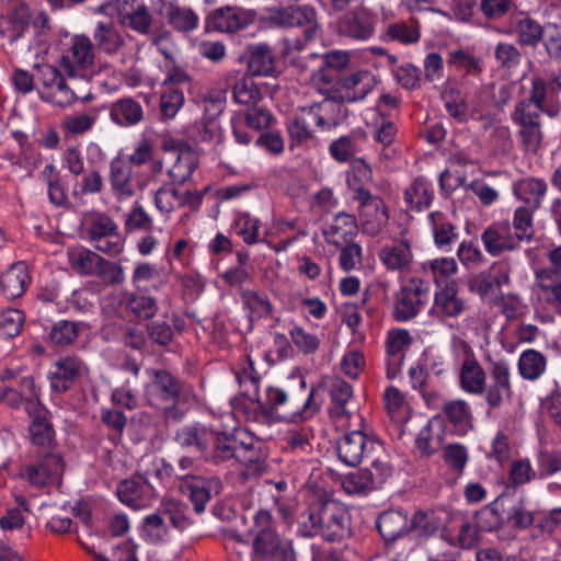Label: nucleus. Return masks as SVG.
<instances>
[{
	"instance_id": "1",
	"label": "nucleus",
	"mask_w": 561,
	"mask_h": 561,
	"mask_svg": "<svg viewBox=\"0 0 561 561\" xmlns=\"http://www.w3.org/2000/svg\"><path fill=\"white\" fill-rule=\"evenodd\" d=\"M530 81L528 98L516 104L511 119L520 127L518 136L525 149L536 152L542 141L540 114L557 117L561 111V75L548 79L534 76Z\"/></svg>"
},
{
	"instance_id": "2",
	"label": "nucleus",
	"mask_w": 561,
	"mask_h": 561,
	"mask_svg": "<svg viewBox=\"0 0 561 561\" xmlns=\"http://www.w3.org/2000/svg\"><path fill=\"white\" fill-rule=\"evenodd\" d=\"M253 536L252 550L256 561H296L293 540L283 538L273 525L267 510H259L250 528Z\"/></svg>"
},
{
	"instance_id": "3",
	"label": "nucleus",
	"mask_w": 561,
	"mask_h": 561,
	"mask_svg": "<svg viewBox=\"0 0 561 561\" xmlns=\"http://www.w3.org/2000/svg\"><path fill=\"white\" fill-rule=\"evenodd\" d=\"M316 391L317 386L312 385L301 410L294 411L290 414H279L278 409L287 402L288 396L280 388L267 387L265 402L261 400L259 392H256L253 398H250L251 403L255 407L251 412H249V417H252L253 421L263 424H271L274 422H297L298 420L305 419L304 414L309 413V411H312V414L320 410V405L313 402Z\"/></svg>"
},
{
	"instance_id": "4",
	"label": "nucleus",
	"mask_w": 561,
	"mask_h": 561,
	"mask_svg": "<svg viewBox=\"0 0 561 561\" xmlns=\"http://www.w3.org/2000/svg\"><path fill=\"white\" fill-rule=\"evenodd\" d=\"M271 21L280 27H298L302 37L296 38L294 47L301 51L306 45L313 42L321 32L318 13L311 4H290L272 10Z\"/></svg>"
},
{
	"instance_id": "5",
	"label": "nucleus",
	"mask_w": 561,
	"mask_h": 561,
	"mask_svg": "<svg viewBox=\"0 0 561 561\" xmlns=\"http://www.w3.org/2000/svg\"><path fill=\"white\" fill-rule=\"evenodd\" d=\"M327 89V101L337 104L363 101L377 84L376 77L369 70H357L352 73H336V80Z\"/></svg>"
},
{
	"instance_id": "6",
	"label": "nucleus",
	"mask_w": 561,
	"mask_h": 561,
	"mask_svg": "<svg viewBox=\"0 0 561 561\" xmlns=\"http://www.w3.org/2000/svg\"><path fill=\"white\" fill-rule=\"evenodd\" d=\"M25 410L31 419L28 424L31 443L41 451H56L57 440L51 412L38 398L25 399Z\"/></svg>"
},
{
	"instance_id": "7",
	"label": "nucleus",
	"mask_w": 561,
	"mask_h": 561,
	"mask_svg": "<svg viewBox=\"0 0 561 561\" xmlns=\"http://www.w3.org/2000/svg\"><path fill=\"white\" fill-rule=\"evenodd\" d=\"M150 381L145 385V397L150 405L185 402L184 382L167 369L148 370Z\"/></svg>"
},
{
	"instance_id": "8",
	"label": "nucleus",
	"mask_w": 561,
	"mask_h": 561,
	"mask_svg": "<svg viewBox=\"0 0 561 561\" xmlns=\"http://www.w3.org/2000/svg\"><path fill=\"white\" fill-rule=\"evenodd\" d=\"M321 537L327 542H341L351 534L346 508L337 501L320 499Z\"/></svg>"
},
{
	"instance_id": "9",
	"label": "nucleus",
	"mask_w": 561,
	"mask_h": 561,
	"mask_svg": "<svg viewBox=\"0 0 561 561\" xmlns=\"http://www.w3.org/2000/svg\"><path fill=\"white\" fill-rule=\"evenodd\" d=\"M335 448L337 457L343 463L356 467L364 457L370 458L376 448H382V443L375 437H368L362 430H355L340 437Z\"/></svg>"
},
{
	"instance_id": "10",
	"label": "nucleus",
	"mask_w": 561,
	"mask_h": 561,
	"mask_svg": "<svg viewBox=\"0 0 561 561\" xmlns=\"http://www.w3.org/2000/svg\"><path fill=\"white\" fill-rule=\"evenodd\" d=\"M358 217L363 232L377 236L389 222V210L385 201L370 192L359 191Z\"/></svg>"
},
{
	"instance_id": "11",
	"label": "nucleus",
	"mask_w": 561,
	"mask_h": 561,
	"mask_svg": "<svg viewBox=\"0 0 561 561\" xmlns=\"http://www.w3.org/2000/svg\"><path fill=\"white\" fill-rule=\"evenodd\" d=\"M250 11L237 5H224L210 11L205 19L206 32L234 33L252 23Z\"/></svg>"
},
{
	"instance_id": "12",
	"label": "nucleus",
	"mask_w": 561,
	"mask_h": 561,
	"mask_svg": "<svg viewBox=\"0 0 561 561\" xmlns=\"http://www.w3.org/2000/svg\"><path fill=\"white\" fill-rule=\"evenodd\" d=\"M65 468L64 458L58 451H39L37 460L24 468L21 477H26L28 482L36 488L46 486L51 479L62 474Z\"/></svg>"
},
{
	"instance_id": "13",
	"label": "nucleus",
	"mask_w": 561,
	"mask_h": 561,
	"mask_svg": "<svg viewBox=\"0 0 561 561\" xmlns=\"http://www.w3.org/2000/svg\"><path fill=\"white\" fill-rule=\"evenodd\" d=\"M214 439V428L201 422L185 424L174 433L173 440L182 448L204 459Z\"/></svg>"
},
{
	"instance_id": "14",
	"label": "nucleus",
	"mask_w": 561,
	"mask_h": 561,
	"mask_svg": "<svg viewBox=\"0 0 561 561\" xmlns=\"http://www.w3.org/2000/svg\"><path fill=\"white\" fill-rule=\"evenodd\" d=\"M375 525L387 549L392 548L398 540L411 534L409 514L403 508L381 512L377 516Z\"/></svg>"
},
{
	"instance_id": "15",
	"label": "nucleus",
	"mask_w": 561,
	"mask_h": 561,
	"mask_svg": "<svg viewBox=\"0 0 561 561\" xmlns=\"http://www.w3.org/2000/svg\"><path fill=\"white\" fill-rule=\"evenodd\" d=\"M336 27L340 35L367 41L375 32V20L364 7H357L345 12L337 21Z\"/></svg>"
},
{
	"instance_id": "16",
	"label": "nucleus",
	"mask_w": 561,
	"mask_h": 561,
	"mask_svg": "<svg viewBox=\"0 0 561 561\" xmlns=\"http://www.w3.org/2000/svg\"><path fill=\"white\" fill-rule=\"evenodd\" d=\"M484 250L492 256H500L504 252H512L520 248L513 237L508 220L494 221L481 233Z\"/></svg>"
},
{
	"instance_id": "17",
	"label": "nucleus",
	"mask_w": 561,
	"mask_h": 561,
	"mask_svg": "<svg viewBox=\"0 0 561 561\" xmlns=\"http://www.w3.org/2000/svg\"><path fill=\"white\" fill-rule=\"evenodd\" d=\"M30 23V7L24 1H12L0 18V34L7 36L11 44L15 43L28 31Z\"/></svg>"
},
{
	"instance_id": "18",
	"label": "nucleus",
	"mask_w": 561,
	"mask_h": 561,
	"mask_svg": "<svg viewBox=\"0 0 561 561\" xmlns=\"http://www.w3.org/2000/svg\"><path fill=\"white\" fill-rule=\"evenodd\" d=\"M179 480L182 493L188 496L197 514L205 511L211 499L213 488L219 485L217 478H204L190 473L179 477Z\"/></svg>"
},
{
	"instance_id": "19",
	"label": "nucleus",
	"mask_w": 561,
	"mask_h": 561,
	"mask_svg": "<svg viewBox=\"0 0 561 561\" xmlns=\"http://www.w3.org/2000/svg\"><path fill=\"white\" fill-rule=\"evenodd\" d=\"M248 73L250 77L276 78L279 72L276 69V57L266 43L248 46L245 54Z\"/></svg>"
},
{
	"instance_id": "20",
	"label": "nucleus",
	"mask_w": 561,
	"mask_h": 561,
	"mask_svg": "<svg viewBox=\"0 0 561 561\" xmlns=\"http://www.w3.org/2000/svg\"><path fill=\"white\" fill-rule=\"evenodd\" d=\"M82 363L73 356L60 357L54 364V370L48 373L50 388L57 393L69 391L81 376Z\"/></svg>"
},
{
	"instance_id": "21",
	"label": "nucleus",
	"mask_w": 561,
	"mask_h": 561,
	"mask_svg": "<svg viewBox=\"0 0 561 561\" xmlns=\"http://www.w3.org/2000/svg\"><path fill=\"white\" fill-rule=\"evenodd\" d=\"M442 416L451 426L450 433L456 436H465L473 428L472 413L465 400L457 399L447 401L443 405Z\"/></svg>"
},
{
	"instance_id": "22",
	"label": "nucleus",
	"mask_w": 561,
	"mask_h": 561,
	"mask_svg": "<svg viewBox=\"0 0 561 561\" xmlns=\"http://www.w3.org/2000/svg\"><path fill=\"white\" fill-rule=\"evenodd\" d=\"M30 283L31 276L27 265L22 261L13 263L0 276L1 290L10 300L20 298L25 293Z\"/></svg>"
},
{
	"instance_id": "23",
	"label": "nucleus",
	"mask_w": 561,
	"mask_h": 561,
	"mask_svg": "<svg viewBox=\"0 0 561 561\" xmlns=\"http://www.w3.org/2000/svg\"><path fill=\"white\" fill-rule=\"evenodd\" d=\"M110 184L118 201H125L135 194L131 184V167L121 156L112 159L110 163Z\"/></svg>"
},
{
	"instance_id": "24",
	"label": "nucleus",
	"mask_w": 561,
	"mask_h": 561,
	"mask_svg": "<svg viewBox=\"0 0 561 561\" xmlns=\"http://www.w3.org/2000/svg\"><path fill=\"white\" fill-rule=\"evenodd\" d=\"M240 442L232 434L214 428V439L209 450L205 454L204 461L219 465L230 459H236Z\"/></svg>"
},
{
	"instance_id": "25",
	"label": "nucleus",
	"mask_w": 561,
	"mask_h": 561,
	"mask_svg": "<svg viewBox=\"0 0 561 561\" xmlns=\"http://www.w3.org/2000/svg\"><path fill=\"white\" fill-rule=\"evenodd\" d=\"M547 190L548 185L546 181L539 178H525L514 182L513 184V192L515 196L525 202L527 207L535 209L540 208Z\"/></svg>"
},
{
	"instance_id": "26",
	"label": "nucleus",
	"mask_w": 561,
	"mask_h": 561,
	"mask_svg": "<svg viewBox=\"0 0 561 561\" xmlns=\"http://www.w3.org/2000/svg\"><path fill=\"white\" fill-rule=\"evenodd\" d=\"M457 293L455 282L446 283L439 291L435 293L434 306L443 317L458 318L463 312L465 301L457 296Z\"/></svg>"
},
{
	"instance_id": "27",
	"label": "nucleus",
	"mask_w": 561,
	"mask_h": 561,
	"mask_svg": "<svg viewBox=\"0 0 561 561\" xmlns=\"http://www.w3.org/2000/svg\"><path fill=\"white\" fill-rule=\"evenodd\" d=\"M111 119L118 126L137 125L144 118L141 105L131 98H123L114 102L110 110Z\"/></svg>"
},
{
	"instance_id": "28",
	"label": "nucleus",
	"mask_w": 561,
	"mask_h": 561,
	"mask_svg": "<svg viewBox=\"0 0 561 561\" xmlns=\"http://www.w3.org/2000/svg\"><path fill=\"white\" fill-rule=\"evenodd\" d=\"M434 198L431 183L424 178H416L404 192V202L417 211L428 208Z\"/></svg>"
},
{
	"instance_id": "29",
	"label": "nucleus",
	"mask_w": 561,
	"mask_h": 561,
	"mask_svg": "<svg viewBox=\"0 0 561 561\" xmlns=\"http://www.w3.org/2000/svg\"><path fill=\"white\" fill-rule=\"evenodd\" d=\"M411 533L415 531L419 538L428 539L442 527L440 516L435 511L417 510L410 518Z\"/></svg>"
},
{
	"instance_id": "30",
	"label": "nucleus",
	"mask_w": 561,
	"mask_h": 561,
	"mask_svg": "<svg viewBox=\"0 0 561 561\" xmlns=\"http://www.w3.org/2000/svg\"><path fill=\"white\" fill-rule=\"evenodd\" d=\"M241 300L244 309L249 311L248 319L253 324L254 321L268 317L273 311L272 302L264 294L254 290H242Z\"/></svg>"
},
{
	"instance_id": "31",
	"label": "nucleus",
	"mask_w": 561,
	"mask_h": 561,
	"mask_svg": "<svg viewBox=\"0 0 561 561\" xmlns=\"http://www.w3.org/2000/svg\"><path fill=\"white\" fill-rule=\"evenodd\" d=\"M165 18L168 23L178 32L190 33L198 26V15L186 7H180L175 3L167 5Z\"/></svg>"
},
{
	"instance_id": "32",
	"label": "nucleus",
	"mask_w": 561,
	"mask_h": 561,
	"mask_svg": "<svg viewBox=\"0 0 561 561\" xmlns=\"http://www.w3.org/2000/svg\"><path fill=\"white\" fill-rule=\"evenodd\" d=\"M501 500L502 495L476 513L474 519L480 531L491 533L504 526L505 517L500 512Z\"/></svg>"
},
{
	"instance_id": "33",
	"label": "nucleus",
	"mask_w": 561,
	"mask_h": 561,
	"mask_svg": "<svg viewBox=\"0 0 561 561\" xmlns=\"http://www.w3.org/2000/svg\"><path fill=\"white\" fill-rule=\"evenodd\" d=\"M460 383L469 393L479 394L484 391L485 373L477 360H465L460 371Z\"/></svg>"
},
{
	"instance_id": "34",
	"label": "nucleus",
	"mask_w": 561,
	"mask_h": 561,
	"mask_svg": "<svg viewBox=\"0 0 561 561\" xmlns=\"http://www.w3.org/2000/svg\"><path fill=\"white\" fill-rule=\"evenodd\" d=\"M536 210L537 209L531 207L520 206L514 211L513 224L511 226L512 230L514 229L513 237L519 245L523 241H530L534 238L535 230L533 220Z\"/></svg>"
},
{
	"instance_id": "35",
	"label": "nucleus",
	"mask_w": 561,
	"mask_h": 561,
	"mask_svg": "<svg viewBox=\"0 0 561 561\" xmlns=\"http://www.w3.org/2000/svg\"><path fill=\"white\" fill-rule=\"evenodd\" d=\"M163 510L147 515L141 525V530L150 543L165 542L169 538V528L164 520Z\"/></svg>"
},
{
	"instance_id": "36",
	"label": "nucleus",
	"mask_w": 561,
	"mask_h": 561,
	"mask_svg": "<svg viewBox=\"0 0 561 561\" xmlns=\"http://www.w3.org/2000/svg\"><path fill=\"white\" fill-rule=\"evenodd\" d=\"M297 535L302 538L321 536L320 501L299 513L297 518Z\"/></svg>"
},
{
	"instance_id": "37",
	"label": "nucleus",
	"mask_w": 561,
	"mask_h": 561,
	"mask_svg": "<svg viewBox=\"0 0 561 561\" xmlns=\"http://www.w3.org/2000/svg\"><path fill=\"white\" fill-rule=\"evenodd\" d=\"M93 38L98 47L106 54L117 53L124 44L123 37L111 22H99Z\"/></svg>"
},
{
	"instance_id": "38",
	"label": "nucleus",
	"mask_w": 561,
	"mask_h": 561,
	"mask_svg": "<svg viewBox=\"0 0 561 561\" xmlns=\"http://www.w3.org/2000/svg\"><path fill=\"white\" fill-rule=\"evenodd\" d=\"M442 99L445 101L447 113L458 123H466L468 119L467 95L457 87H450L444 90Z\"/></svg>"
},
{
	"instance_id": "39",
	"label": "nucleus",
	"mask_w": 561,
	"mask_h": 561,
	"mask_svg": "<svg viewBox=\"0 0 561 561\" xmlns=\"http://www.w3.org/2000/svg\"><path fill=\"white\" fill-rule=\"evenodd\" d=\"M546 357L536 350H526L518 360L520 376L527 380L538 379L546 370Z\"/></svg>"
},
{
	"instance_id": "40",
	"label": "nucleus",
	"mask_w": 561,
	"mask_h": 561,
	"mask_svg": "<svg viewBox=\"0 0 561 561\" xmlns=\"http://www.w3.org/2000/svg\"><path fill=\"white\" fill-rule=\"evenodd\" d=\"M119 20L123 25L130 27L141 35H148L153 23L152 14L146 4H139L131 12H121Z\"/></svg>"
},
{
	"instance_id": "41",
	"label": "nucleus",
	"mask_w": 561,
	"mask_h": 561,
	"mask_svg": "<svg viewBox=\"0 0 561 561\" xmlns=\"http://www.w3.org/2000/svg\"><path fill=\"white\" fill-rule=\"evenodd\" d=\"M126 310L136 321L149 320L156 316L158 304L151 296L130 294L126 298Z\"/></svg>"
},
{
	"instance_id": "42",
	"label": "nucleus",
	"mask_w": 561,
	"mask_h": 561,
	"mask_svg": "<svg viewBox=\"0 0 561 561\" xmlns=\"http://www.w3.org/2000/svg\"><path fill=\"white\" fill-rule=\"evenodd\" d=\"M536 280L549 304L561 307V275L553 271H537Z\"/></svg>"
},
{
	"instance_id": "43",
	"label": "nucleus",
	"mask_w": 561,
	"mask_h": 561,
	"mask_svg": "<svg viewBox=\"0 0 561 561\" xmlns=\"http://www.w3.org/2000/svg\"><path fill=\"white\" fill-rule=\"evenodd\" d=\"M412 259L409 241L404 240L402 245L386 247L380 252V260L389 270H403Z\"/></svg>"
},
{
	"instance_id": "44",
	"label": "nucleus",
	"mask_w": 561,
	"mask_h": 561,
	"mask_svg": "<svg viewBox=\"0 0 561 561\" xmlns=\"http://www.w3.org/2000/svg\"><path fill=\"white\" fill-rule=\"evenodd\" d=\"M69 51L70 59L81 69H87L94 64L93 45L85 35H75Z\"/></svg>"
},
{
	"instance_id": "45",
	"label": "nucleus",
	"mask_w": 561,
	"mask_h": 561,
	"mask_svg": "<svg viewBox=\"0 0 561 561\" xmlns=\"http://www.w3.org/2000/svg\"><path fill=\"white\" fill-rule=\"evenodd\" d=\"M516 32L522 45L536 46L545 38L546 30L536 20L525 16L517 22Z\"/></svg>"
},
{
	"instance_id": "46",
	"label": "nucleus",
	"mask_w": 561,
	"mask_h": 561,
	"mask_svg": "<svg viewBox=\"0 0 561 561\" xmlns=\"http://www.w3.org/2000/svg\"><path fill=\"white\" fill-rule=\"evenodd\" d=\"M185 473H178L172 463L168 462L164 458L154 459L151 468H148L144 473H139L141 481L149 488H153L150 478L153 477L159 484H163L165 480L175 477L184 476Z\"/></svg>"
},
{
	"instance_id": "47",
	"label": "nucleus",
	"mask_w": 561,
	"mask_h": 561,
	"mask_svg": "<svg viewBox=\"0 0 561 561\" xmlns=\"http://www.w3.org/2000/svg\"><path fill=\"white\" fill-rule=\"evenodd\" d=\"M79 335L78 323L69 320L55 322L47 335V340L54 345L67 346L72 344Z\"/></svg>"
},
{
	"instance_id": "48",
	"label": "nucleus",
	"mask_w": 561,
	"mask_h": 561,
	"mask_svg": "<svg viewBox=\"0 0 561 561\" xmlns=\"http://www.w3.org/2000/svg\"><path fill=\"white\" fill-rule=\"evenodd\" d=\"M422 305L421 299L412 297L409 291H402V296L394 302L392 317L397 322L410 321L420 313Z\"/></svg>"
},
{
	"instance_id": "49",
	"label": "nucleus",
	"mask_w": 561,
	"mask_h": 561,
	"mask_svg": "<svg viewBox=\"0 0 561 561\" xmlns=\"http://www.w3.org/2000/svg\"><path fill=\"white\" fill-rule=\"evenodd\" d=\"M377 486L376 477L369 469H359L344 480V488L348 493H367Z\"/></svg>"
},
{
	"instance_id": "50",
	"label": "nucleus",
	"mask_w": 561,
	"mask_h": 561,
	"mask_svg": "<svg viewBox=\"0 0 561 561\" xmlns=\"http://www.w3.org/2000/svg\"><path fill=\"white\" fill-rule=\"evenodd\" d=\"M435 216H443L440 213H431L430 220L433 222V234L435 244L445 251H449L453 243L458 239L456 227L451 222L444 221L437 224L434 221Z\"/></svg>"
},
{
	"instance_id": "51",
	"label": "nucleus",
	"mask_w": 561,
	"mask_h": 561,
	"mask_svg": "<svg viewBox=\"0 0 561 561\" xmlns=\"http://www.w3.org/2000/svg\"><path fill=\"white\" fill-rule=\"evenodd\" d=\"M101 257V255L89 249L69 252V262L72 268L83 275H93Z\"/></svg>"
},
{
	"instance_id": "52",
	"label": "nucleus",
	"mask_w": 561,
	"mask_h": 561,
	"mask_svg": "<svg viewBox=\"0 0 561 561\" xmlns=\"http://www.w3.org/2000/svg\"><path fill=\"white\" fill-rule=\"evenodd\" d=\"M136 474L130 479L122 480L116 488V495L118 500L128 505V506H137V502L142 496V485L141 479Z\"/></svg>"
},
{
	"instance_id": "53",
	"label": "nucleus",
	"mask_w": 561,
	"mask_h": 561,
	"mask_svg": "<svg viewBox=\"0 0 561 561\" xmlns=\"http://www.w3.org/2000/svg\"><path fill=\"white\" fill-rule=\"evenodd\" d=\"M233 99L237 103L254 106L262 100V93L251 78L243 77L234 84Z\"/></svg>"
},
{
	"instance_id": "54",
	"label": "nucleus",
	"mask_w": 561,
	"mask_h": 561,
	"mask_svg": "<svg viewBox=\"0 0 561 561\" xmlns=\"http://www.w3.org/2000/svg\"><path fill=\"white\" fill-rule=\"evenodd\" d=\"M233 227L247 244H254L259 242L261 221L257 218L251 217L249 213H240L233 221Z\"/></svg>"
},
{
	"instance_id": "55",
	"label": "nucleus",
	"mask_w": 561,
	"mask_h": 561,
	"mask_svg": "<svg viewBox=\"0 0 561 561\" xmlns=\"http://www.w3.org/2000/svg\"><path fill=\"white\" fill-rule=\"evenodd\" d=\"M444 462L455 472L461 474L469 460L467 448L462 444H448L443 450Z\"/></svg>"
},
{
	"instance_id": "56",
	"label": "nucleus",
	"mask_w": 561,
	"mask_h": 561,
	"mask_svg": "<svg viewBox=\"0 0 561 561\" xmlns=\"http://www.w3.org/2000/svg\"><path fill=\"white\" fill-rule=\"evenodd\" d=\"M501 267L494 263L488 271L481 272L468 280V289L470 293L477 294L481 299L489 297L493 290V271Z\"/></svg>"
},
{
	"instance_id": "57",
	"label": "nucleus",
	"mask_w": 561,
	"mask_h": 561,
	"mask_svg": "<svg viewBox=\"0 0 561 561\" xmlns=\"http://www.w3.org/2000/svg\"><path fill=\"white\" fill-rule=\"evenodd\" d=\"M153 228L151 217L145 211L139 203H135L130 211L126 215L125 231H146L149 232Z\"/></svg>"
},
{
	"instance_id": "58",
	"label": "nucleus",
	"mask_w": 561,
	"mask_h": 561,
	"mask_svg": "<svg viewBox=\"0 0 561 561\" xmlns=\"http://www.w3.org/2000/svg\"><path fill=\"white\" fill-rule=\"evenodd\" d=\"M348 61L350 58L346 53L331 51L325 54V68L321 70V81L325 84L333 83L334 80H336V75L331 73V71H337V73H341L340 70L345 68Z\"/></svg>"
},
{
	"instance_id": "59",
	"label": "nucleus",
	"mask_w": 561,
	"mask_h": 561,
	"mask_svg": "<svg viewBox=\"0 0 561 561\" xmlns=\"http://www.w3.org/2000/svg\"><path fill=\"white\" fill-rule=\"evenodd\" d=\"M184 104V94L178 88H168L160 99V110L163 118H173Z\"/></svg>"
},
{
	"instance_id": "60",
	"label": "nucleus",
	"mask_w": 561,
	"mask_h": 561,
	"mask_svg": "<svg viewBox=\"0 0 561 561\" xmlns=\"http://www.w3.org/2000/svg\"><path fill=\"white\" fill-rule=\"evenodd\" d=\"M358 231L357 219L355 215L340 211L334 217V222L329 227V233L343 236L344 241L353 238Z\"/></svg>"
},
{
	"instance_id": "61",
	"label": "nucleus",
	"mask_w": 561,
	"mask_h": 561,
	"mask_svg": "<svg viewBox=\"0 0 561 561\" xmlns=\"http://www.w3.org/2000/svg\"><path fill=\"white\" fill-rule=\"evenodd\" d=\"M245 125L254 130L270 128L275 123L273 114L264 106H251L245 113Z\"/></svg>"
},
{
	"instance_id": "62",
	"label": "nucleus",
	"mask_w": 561,
	"mask_h": 561,
	"mask_svg": "<svg viewBox=\"0 0 561 561\" xmlns=\"http://www.w3.org/2000/svg\"><path fill=\"white\" fill-rule=\"evenodd\" d=\"M24 314L18 309H9L0 316V333L7 339L16 336L22 329Z\"/></svg>"
},
{
	"instance_id": "63",
	"label": "nucleus",
	"mask_w": 561,
	"mask_h": 561,
	"mask_svg": "<svg viewBox=\"0 0 561 561\" xmlns=\"http://www.w3.org/2000/svg\"><path fill=\"white\" fill-rule=\"evenodd\" d=\"M393 75L398 83L407 90H415L421 87V69L413 64L398 67Z\"/></svg>"
},
{
	"instance_id": "64",
	"label": "nucleus",
	"mask_w": 561,
	"mask_h": 561,
	"mask_svg": "<svg viewBox=\"0 0 561 561\" xmlns=\"http://www.w3.org/2000/svg\"><path fill=\"white\" fill-rule=\"evenodd\" d=\"M537 466L539 477L552 476L561 471V451H548L540 449L537 453Z\"/></svg>"
}]
</instances>
